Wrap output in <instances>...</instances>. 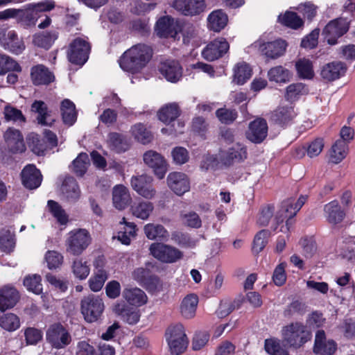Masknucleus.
Returning a JSON list of instances; mask_svg holds the SVG:
<instances>
[{
  "label": "nucleus",
  "mask_w": 355,
  "mask_h": 355,
  "mask_svg": "<svg viewBox=\"0 0 355 355\" xmlns=\"http://www.w3.org/2000/svg\"><path fill=\"white\" fill-rule=\"evenodd\" d=\"M257 44L261 53L270 59H276L282 56L286 49V43L283 40H277L268 42L258 41Z\"/></svg>",
  "instance_id": "nucleus-19"
},
{
  "label": "nucleus",
  "mask_w": 355,
  "mask_h": 355,
  "mask_svg": "<svg viewBox=\"0 0 355 355\" xmlns=\"http://www.w3.org/2000/svg\"><path fill=\"white\" fill-rule=\"evenodd\" d=\"M122 296L128 304L135 307L144 305L148 300L146 293L141 289L137 287L125 288L123 291Z\"/></svg>",
  "instance_id": "nucleus-27"
},
{
  "label": "nucleus",
  "mask_w": 355,
  "mask_h": 355,
  "mask_svg": "<svg viewBox=\"0 0 355 355\" xmlns=\"http://www.w3.org/2000/svg\"><path fill=\"white\" fill-rule=\"evenodd\" d=\"M270 232L266 230L259 231L254 236L252 250L256 253L260 252L266 245Z\"/></svg>",
  "instance_id": "nucleus-60"
},
{
  "label": "nucleus",
  "mask_w": 355,
  "mask_h": 355,
  "mask_svg": "<svg viewBox=\"0 0 355 355\" xmlns=\"http://www.w3.org/2000/svg\"><path fill=\"white\" fill-rule=\"evenodd\" d=\"M166 342L172 355H180L183 353L186 350L189 343L187 336H184V338H180L179 340H174L170 337Z\"/></svg>",
  "instance_id": "nucleus-57"
},
{
  "label": "nucleus",
  "mask_w": 355,
  "mask_h": 355,
  "mask_svg": "<svg viewBox=\"0 0 355 355\" xmlns=\"http://www.w3.org/2000/svg\"><path fill=\"white\" fill-rule=\"evenodd\" d=\"M168 188L176 195L182 196L190 190V180L187 174L174 171L168 173L166 178Z\"/></svg>",
  "instance_id": "nucleus-13"
},
{
  "label": "nucleus",
  "mask_w": 355,
  "mask_h": 355,
  "mask_svg": "<svg viewBox=\"0 0 355 355\" xmlns=\"http://www.w3.org/2000/svg\"><path fill=\"white\" fill-rule=\"evenodd\" d=\"M153 49L144 44L132 46L123 53L119 59L121 68L132 73L139 72L150 62Z\"/></svg>",
  "instance_id": "nucleus-1"
},
{
  "label": "nucleus",
  "mask_w": 355,
  "mask_h": 355,
  "mask_svg": "<svg viewBox=\"0 0 355 355\" xmlns=\"http://www.w3.org/2000/svg\"><path fill=\"white\" fill-rule=\"evenodd\" d=\"M153 178L152 176L142 174L135 175L131 178L130 184L137 194L145 199L151 200L155 196L157 191L153 185Z\"/></svg>",
  "instance_id": "nucleus-8"
},
{
  "label": "nucleus",
  "mask_w": 355,
  "mask_h": 355,
  "mask_svg": "<svg viewBox=\"0 0 355 355\" xmlns=\"http://www.w3.org/2000/svg\"><path fill=\"white\" fill-rule=\"evenodd\" d=\"M4 116L6 121H12L13 122L24 123L25 117L21 112L13 107L7 105L4 108Z\"/></svg>",
  "instance_id": "nucleus-64"
},
{
  "label": "nucleus",
  "mask_w": 355,
  "mask_h": 355,
  "mask_svg": "<svg viewBox=\"0 0 355 355\" xmlns=\"http://www.w3.org/2000/svg\"><path fill=\"white\" fill-rule=\"evenodd\" d=\"M15 246V235L8 229L0 231V249L6 253L12 252Z\"/></svg>",
  "instance_id": "nucleus-45"
},
{
  "label": "nucleus",
  "mask_w": 355,
  "mask_h": 355,
  "mask_svg": "<svg viewBox=\"0 0 355 355\" xmlns=\"http://www.w3.org/2000/svg\"><path fill=\"white\" fill-rule=\"evenodd\" d=\"M324 211L327 220L331 224L340 223L345 216L341 210L338 202L336 200L331 201L324 206Z\"/></svg>",
  "instance_id": "nucleus-39"
},
{
  "label": "nucleus",
  "mask_w": 355,
  "mask_h": 355,
  "mask_svg": "<svg viewBox=\"0 0 355 355\" xmlns=\"http://www.w3.org/2000/svg\"><path fill=\"white\" fill-rule=\"evenodd\" d=\"M144 164L150 168L155 175L159 180L164 178L168 169V164L166 159L157 151L150 150L143 155Z\"/></svg>",
  "instance_id": "nucleus-7"
},
{
  "label": "nucleus",
  "mask_w": 355,
  "mask_h": 355,
  "mask_svg": "<svg viewBox=\"0 0 355 355\" xmlns=\"http://www.w3.org/2000/svg\"><path fill=\"white\" fill-rule=\"evenodd\" d=\"M247 150L245 146L240 143L234 144L228 150H220L219 158L221 164L230 166L234 162H240L247 158Z\"/></svg>",
  "instance_id": "nucleus-16"
},
{
  "label": "nucleus",
  "mask_w": 355,
  "mask_h": 355,
  "mask_svg": "<svg viewBox=\"0 0 355 355\" xmlns=\"http://www.w3.org/2000/svg\"><path fill=\"white\" fill-rule=\"evenodd\" d=\"M198 304V297L195 294L187 295L182 301L180 304V313L182 315L190 319L195 316L197 306Z\"/></svg>",
  "instance_id": "nucleus-38"
},
{
  "label": "nucleus",
  "mask_w": 355,
  "mask_h": 355,
  "mask_svg": "<svg viewBox=\"0 0 355 355\" xmlns=\"http://www.w3.org/2000/svg\"><path fill=\"white\" fill-rule=\"evenodd\" d=\"M180 109L175 103H170L163 105L157 112L158 119L166 125L175 121L180 115Z\"/></svg>",
  "instance_id": "nucleus-32"
},
{
  "label": "nucleus",
  "mask_w": 355,
  "mask_h": 355,
  "mask_svg": "<svg viewBox=\"0 0 355 355\" xmlns=\"http://www.w3.org/2000/svg\"><path fill=\"white\" fill-rule=\"evenodd\" d=\"M279 21L293 29H297L303 25L302 19L293 12L287 11L284 15L279 16Z\"/></svg>",
  "instance_id": "nucleus-54"
},
{
  "label": "nucleus",
  "mask_w": 355,
  "mask_h": 355,
  "mask_svg": "<svg viewBox=\"0 0 355 355\" xmlns=\"http://www.w3.org/2000/svg\"><path fill=\"white\" fill-rule=\"evenodd\" d=\"M41 277L33 274L27 275L24 279V285L28 291L39 295L42 293V284Z\"/></svg>",
  "instance_id": "nucleus-52"
},
{
  "label": "nucleus",
  "mask_w": 355,
  "mask_h": 355,
  "mask_svg": "<svg viewBox=\"0 0 355 355\" xmlns=\"http://www.w3.org/2000/svg\"><path fill=\"white\" fill-rule=\"evenodd\" d=\"M153 210V202L141 199L135 201L130 208V213L133 216L143 220H148Z\"/></svg>",
  "instance_id": "nucleus-30"
},
{
  "label": "nucleus",
  "mask_w": 355,
  "mask_h": 355,
  "mask_svg": "<svg viewBox=\"0 0 355 355\" xmlns=\"http://www.w3.org/2000/svg\"><path fill=\"white\" fill-rule=\"evenodd\" d=\"M267 133L266 121L262 119H257L250 123L246 137L250 141L259 144L264 140Z\"/></svg>",
  "instance_id": "nucleus-22"
},
{
  "label": "nucleus",
  "mask_w": 355,
  "mask_h": 355,
  "mask_svg": "<svg viewBox=\"0 0 355 355\" xmlns=\"http://www.w3.org/2000/svg\"><path fill=\"white\" fill-rule=\"evenodd\" d=\"M347 70L345 63L335 61L327 64L321 71V76L324 80L334 81L344 76Z\"/></svg>",
  "instance_id": "nucleus-28"
},
{
  "label": "nucleus",
  "mask_w": 355,
  "mask_h": 355,
  "mask_svg": "<svg viewBox=\"0 0 355 355\" xmlns=\"http://www.w3.org/2000/svg\"><path fill=\"white\" fill-rule=\"evenodd\" d=\"M103 300L96 295H89L81 300V312L86 321L93 322L102 315L104 310Z\"/></svg>",
  "instance_id": "nucleus-6"
},
{
  "label": "nucleus",
  "mask_w": 355,
  "mask_h": 355,
  "mask_svg": "<svg viewBox=\"0 0 355 355\" xmlns=\"http://www.w3.org/2000/svg\"><path fill=\"white\" fill-rule=\"evenodd\" d=\"M9 71L21 72V66L8 55L0 53V76Z\"/></svg>",
  "instance_id": "nucleus-46"
},
{
  "label": "nucleus",
  "mask_w": 355,
  "mask_h": 355,
  "mask_svg": "<svg viewBox=\"0 0 355 355\" xmlns=\"http://www.w3.org/2000/svg\"><path fill=\"white\" fill-rule=\"evenodd\" d=\"M270 81L282 83L289 81L291 78L290 71L282 66H277L271 68L268 72Z\"/></svg>",
  "instance_id": "nucleus-48"
},
{
  "label": "nucleus",
  "mask_w": 355,
  "mask_h": 355,
  "mask_svg": "<svg viewBox=\"0 0 355 355\" xmlns=\"http://www.w3.org/2000/svg\"><path fill=\"white\" fill-rule=\"evenodd\" d=\"M32 111L37 113V120L42 125L51 126L55 118L46 105L41 101H36L32 105Z\"/></svg>",
  "instance_id": "nucleus-29"
},
{
  "label": "nucleus",
  "mask_w": 355,
  "mask_h": 355,
  "mask_svg": "<svg viewBox=\"0 0 355 355\" xmlns=\"http://www.w3.org/2000/svg\"><path fill=\"white\" fill-rule=\"evenodd\" d=\"M4 139L9 150L14 153H23L26 150L23 136L14 128H8L4 133Z\"/></svg>",
  "instance_id": "nucleus-24"
},
{
  "label": "nucleus",
  "mask_w": 355,
  "mask_h": 355,
  "mask_svg": "<svg viewBox=\"0 0 355 355\" xmlns=\"http://www.w3.org/2000/svg\"><path fill=\"white\" fill-rule=\"evenodd\" d=\"M47 208L53 216L61 225H65L68 222V216L62 207L54 200H49Z\"/></svg>",
  "instance_id": "nucleus-51"
},
{
  "label": "nucleus",
  "mask_w": 355,
  "mask_h": 355,
  "mask_svg": "<svg viewBox=\"0 0 355 355\" xmlns=\"http://www.w3.org/2000/svg\"><path fill=\"white\" fill-rule=\"evenodd\" d=\"M60 110L63 123L68 126L73 125L77 119L74 103L69 99H65L61 103Z\"/></svg>",
  "instance_id": "nucleus-40"
},
{
  "label": "nucleus",
  "mask_w": 355,
  "mask_h": 355,
  "mask_svg": "<svg viewBox=\"0 0 355 355\" xmlns=\"http://www.w3.org/2000/svg\"><path fill=\"white\" fill-rule=\"evenodd\" d=\"M123 305L116 304L114 307V311L122 316L128 323L130 324H136L140 318L139 311L137 309H124Z\"/></svg>",
  "instance_id": "nucleus-44"
},
{
  "label": "nucleus",
  "mask_w": 355,
  "mask_h": 355,
  "mask_svg": "<svg viewBox=\"0 0 355 355\" xmlns=\"http://www.w3.org/2000/svg\"><path fill=\"white\" fill-rule=\"evenodd\" d=\"M58 34L56 32H43L36 34L33 37V43L44 49H49L53 42L57 39Z\"/></svg>",
  "instance_id": "nucleus-49"
},
{
  "label": "nucleus",
  "mask_w": 355,
  "mask_h": 355,
  "mask_svg": "<svg viewBox=\"0 0 355 355\" xmlns=\"http://www.w3.org/2000/svg\"><path fill=\"white\" fill-rule=\"evenodd\" d=\"M131 134L137 141L143 144H148L153 138L151 132L142 123L134 125L131 128Z\"/></svg>",
  "instance_id": "nucleus-47"
},
{
  "label": "nucleus",
  "mask_w": 355,
  "mask_h": 355,
  "mask_svg": "<svg viewBox=\"0 0 355 355\" xmlns=\"http://www.w3.org/2000/svg\"><path fill=\"white\" fill-rule=\"evenodd\" d=\"M107 278L108 273H101V272H97L94 271L93 274L88 280V285L89 288L93 292L100 291L104 286V284Z\"/></svg>",
  "instance_id": "nucleus-58"
},
{
  "label": "nucleus",
  "mask_w": 355,
  "mask_h": 355,
  "mask_svg": "<svg viewBox=\"0 0 355 355\" xmlns=\"http://www.w3.org/2000/svg\"><path fill=\"white\" fill-rule=\"evenodd\" d=\"M46 339L52 346L58 349L64 347L71 340L68 331L60 324H55L49 327L46 332Z\"/></svg>",
  "instance_id": "nucleus-11"
},
{
  "label": "nucleus",
  "mask_w": 355,
  "mask_h": 355,
  "mask_svg": "<svg viewBox=\"0 0 355 355\" xmlns=\"http://www.w3.org/2000/svg\"><path fill=\"white\" fill-rule=\"evenodd\" d=\"M89 165V159L86 153H80L72 162V170L78 176H83Z\"/></svg>",
  "instance_id": "nucleus-53"
},
{
  "label": "nucleus",
  "mask_w": 355,
  "mask_h": 355,
  "mask_svg": "<svg viewBox=\"0 0 355 355\" xmlns=\"http://www.w3.org/2000/svg\"><path fill=\"white\" fill-rule=\"evenodd\" d=\"M348 31L347 22L342 19L331 21L323 29L322 35L327 43L331 45L336 44L337 40Z\"/></svg>",
  "instance_id": "nucleus-14"
},
{
  "label": "nucleus",
  "mask_w": 355,
  "mask_h": 355,
  "mask_svg": "<svg viewBox=\"0 0 355 355\" xmlns=\"http://www.w3.org/2000/svg\"><path fill=\"white\" fill-rule=\"evenodd\" d=\"M337 349V345L333 340H327L323 330L315 334L313 352L318 355H333Z\"/></svg>",
  "instance_id": "nucleus-20"
},
{
  "label": "nucleus",
  "mask_w": 355,
  "mask_h": 355,
  "mask_svg": "<svg viewBox=\"0 0 355 355\" xmlns=\"http://www.w3.org/2000/svg\"><path fill=\"white\" fill-rule=\"evenodd\" d=\"M265 349L270 355H289L287 350L280 345L279 340L275 338L265 340Z\"/></svg>",
  "instance_id": "nucleus-59"
},
{
  "label": "nucleus",
  "mask_w": 355,
  "mask_h": 355,
  "mask_svg": "<svg viewBox=\"0 0 355 355\" xmlns=\"http://www.w3.org/2000/svg\"><path fill=\"white\" fill-rule=\"evenodd\" d=\"M297 113L291 105H280L271 114V119L280 125L289 124L296 116Z\"/></svg>",
  "instance_id": "nucleus-23"
},
{
  "label": "nucleus",
  "mask_w": 355,
  "mask_h": 355,
  "mask_svg": "<svg viewBox=\"0 0 355 355\" xmlns=\"http://www.w3.org/2000/svg\"><path fill=\"white\" fill-rule=\"evenodd\" d=\"M0 44L4 48L15 54H20L25 49L23 40L19 38L15 31H5L0 38Z\"/></svg>",
  "instance_id": "nucleus-18"
},
{
  "label": "nucleus",
  "mask_w": 355,
  "mask_h": 355,
  "mask_svg": "<svg viewBox=\"0 0 355 355\" xmlns=\"http://www.w3.org/2000/svg\"><path fill=\"white\" fill-rule=\"evenodd\" d=\"M228 17L222 10L212 11L207 17V27L214 32H220L227 24Z\"/></svg>",
  "instance_id": "nucleus-35"
},
{
  "label": "nucleus",
  "mask_w": 355,
  "mask_h": 355,
  "mask_svg": "<svg viewBox=\"0 0 355 355\" xmlns=\"http://www.w3.org/2000/svg\"><path fill=\"white\" fill-rule=\"evenodd\" d=\"M156 31L160 37H175L177 31L173 19L168 16L161 17L156 24Z\"/></svg>",
  "instance_id": "nucleus-37"
},
{
  "label": "nucleus",
  "mask_w": 355,
  "mask_h": 355,
  "mask_svg": "<svg viewBox=\"0 0 355 355\" xmlns=\"http://www.w3.org/2000/svg\"><path fill=\"white\" fill-rule=\"evenodd\" d=\"M172 6L186 16L198 15L206 9L205 0H175Z\"/></svg>",
  "instance_id": "nucleus-15"
},
{
  "label": "nucleus",
  "mask_w": 355,
  "mask_h": 355,
  "mask_svg": "<svg viewBox=\"0 0 355 355\" xmlns=\"http://www.w3.org/2000/svg\"><path fill=\"white\" fill-rule=\"evenodd\" d=\"M89 51V44L84 39L76 38L70 44L69 60L72 63L83 65L87 60Z\"/></svg>",
  "instance_id": "nucleus-10"
},
{
  "label": "nucleus",
  "mask_w": 355,
  "mask_h": 355,
  "mask_svg": "<svg viewBox=\"0 0 355 355\" xmlns=\"http://www.w3.org/2000/svg\"><path fill=\"white\" fill-rule=\"evenodd\" d=\"M150 254L162 263H173L183 256V253L177 248L161 242H155L149 247Z\"/></svg>",
  "instance_id": "nucleus-5"
},
{
  "label": "nucleus",
  "mask_w": 355,
  "mask_h": 355,
  "mask_svg": "<svg viewBox=\"0 0 355 355\" xmlns=\"http://www.w3.org/2000/svg\"><path fill=\"white\" fill-rule=\"evenodd\" d=\"M306 200V197L301 196L297 199L291 198L284 201L282 210L275 216L274 229L277 230L279 226V232L288 234L293 225L292 218L300 211Z\"/></svg>",
  "instance_id": "nucleus-2"
},
{
  "label": "nucleus",
  "mask_w": 355,
  "mask_h": 355,
  "mask_svg": "<svg viewBox=\"0 0 355 355\" xmlns=\"http://www.w3.org/2000/svg\"><path fill=\"white\" fill-rule=\"evenodd\" d=\"M295 67L300 78L311 79L314 76L311 62L307 59H301L295 64Z\"/></svg>",
  "instance_id": "nucleus-56"
},
{
  "label": "nucleus",
  "mask_w": 355,
  "mask_h": 355,
  "mask_svg": "<svg viewBox=\"0 0 355 355\" xmlns=\"http://www.w3.org/2000/svg\"><path fill=\"white\" fill-rule=\"evenodd\" d=\"M173 162L178 165H182L187 163L189 159L188 150L181 146L174 148L171 151Z\"/></svg>",
  "instance_id": "nucleus-63"
},
{
  "label": "nucleus",
  "mask_w": 355,
  "mask_h": 355,
  "mask_svg": "<svg viewBox=\"0 0 355 355\" xmlns=\"http://www.w3.org/2000/svg\"><path fill=\"white\" fill-rule=\"evenodd\" d=\"M229 43L220 37L210 42L202 50V56L207 61H214L223 57L229 50Z\"/></svg>",
  "instance_id": "nucleus-12"
},
{
  "label": "nucleus",
  "mask_w": 355,
  "mask_h": 355,
  "mask_svg": "<svg viewBox=\"0 0 355 355\" xmlns=\"http://www.w3.org/2000/svg\"><path fill=\"white\" fill-rule=\"evenodd\" d=\"M0 326L6 331H14L20 326L19 318L13 313L1 314Z\"/></svg>",
  "instance_id": "nucleus-50"
},
{
  "label": "nucleus",
  "mask_w": 355,
  "mask_h": 355,
  "mask_svg": "<svg viewBox=\"0 0 355 355\" xmlns=\"http://www.w3.org/2000/svg\"><path fill=\"white\" fill-rule=\"evenodd\" d=\"M132 277L140 285L146 287H153L159 283L158 277L144 268H137L132 273Z\"/></svg>",
  "instance_id": "nucleus-33"
},
{
  "label": "nucleus",
  "mask_w": 355,
  "mask_h": 355,
  "mask_svg": "<svg viewBox=\"0 0 355 355\" xmlns=\"http://www.w3.org/2000/svg\"><path fill=\"white\" fill-rule=\"evenodd\" d=\"M92 236L86 229H74L66 236L67 252L71 255H80L92 243Z\"/></svg>",
  "instance_id": "nucleus-4"
},
{
  "label": "nucleus",
  "mask_w": 355,
  "mask_h": 355,
  "mask_svg": "<svg viewBox=\"0 0 355 355\" xmlns=\"http://www.w3.org/2000/svg\"><path fill=\"white\" fill-rule=\"evenodd\" d=\"M21 177L23 185L28 189H37L42 180L40 171L33 164H28L24 168Z\"/></svg>",
  "instance_id": "nucleus-21"
},
{
  "label": "nucleus",
  "mask_w": 355,
  "mask_h": 355,
  "mask_svg": "<svg viewBox=\"0 0 355 355\" xmlns=\"http://www.w3.org/2000/svg\"><path fill=\"white\" fill-rule=\"evenodd\" d=\"M347 152V144L343 141H336L329 151L330 162L334 164L340 163L346 157Z\"/></svg>",
  "instance_id": "nucleus-43"
},
{
  "label": "nucleus",
  "mask_w": 355,
  "mask_h": 355,
  "mask_svg": "<svg viewBox=\"0 0 355 355\" xmlns=\"http://www.w3.org/2000/svg\"><path fill=\"white\" fill-rule=\"evenodd\" d=\"M31 78L35 85H47L53 82L54 75L47 67L42 64H37L31 68Z\"/></svg>",
  "instance_id": "nucleus-25"
},
{
  "label": "nucleus",
  "mask_w": 355,
  "mask_h": 355,
  "mask_svg": "<svg viewBox=\"0 0 355 355\" xmlns=\"http://www.w3.org/2000/svg\"><path fill=\"white\" fill-rule=\"evenodd\" d=\"M283 341L291 347L298 349L312 338L311 331L302 322H292L282 331Z\"/></svg>",
  "instance_id": "nucleus-3"
},
{
  "label": "nucleus",
  "mask_w": 355,
  "mask_h": 355,
  "mask_svg": "<svg viewBox=\"0 0 355 355\" xmlns=\"http://www.w3.org/2000/svg\"><path fill=\"white\" fill-rule=\"evenodd\" d=\"M144 232L149 240L167 241L169 239V232L160 224L147 223L144 227Z\"/></svg>",
  "instance_id": "nucleus-34"
},
{
  "label": "nucleus",
  "mask_w": 355,
  "mask_h": 355,
  "mask_svg": "<svg viewBox=\"0 0 355 355\" xmlns=\"http://www.w3.org/2000/svg\"><path fill=\"white\" fill-rule=\"evenodd\" d=\"M216 115L222 123L230 124L237 118V112L235 110L223 107L216 110Z\"/></svg>",
  "instance_id": "nucleus-61"
},
{
  "label": "nucleus",
  "mask_w": 355,
  "mask_h": 355,
  "mask_svg": "<svg viewBox=\"0 0 355 355\" xmlns=\"http://www.w3.org/2000/svg\"><path fill=\"white\" fill-rule=\"evenodd\" d=\"M19 300V293L12 286H5L0 288V310L12 308Z\"/></svg>",
  "instance_id": "nucleus-31"
},
{
  "label": "nucleus",
  "mask_w": 355,
  "mask_h": 355,
  "mask_svg": "<svg viewBox=\"0 0 355 355\" xmlns=\"http://www.w3.org/2000/svg\"><path fill=\"white\" fill-rule=\"evenodd\" d=\"M158 69L166 80L171 83L178 82L182 76V68L175 60L166 59L161 61Z\"/></svg>",
  "instance_id": "nucleus-17"
},
{
  "label": "nucleus",
  "mask_w": 355,
  "mask_h": 355,
  "mask_svg": "<svg viewBox=\"0 0 355 355\" xmlns=\"http://www.w3.org/2000/svg\"><path fill=\"white\" fill-rule=\"evenodd\" d=\"M34 12L28 8V4L25 10L8 8L0 12V20L16 18L17 22L21 23L24 27H28L34 26L37 21Z\"/></svg>",
  "instance_id": "nucleus-9"
},
{
  "label": "nucleus",
  "mask_w": 355,
  "mask_h": 355,
  "mask_svg": "<svg viewBox=\"0 0 355 355\" xmlns=\"http://www.w3.org/2000/svg\"><path fill=\"white\" fill-rule=\"evenodd\" d=\"M62 193L63 196L70 202L78 200L80 196V190L73 178H67L62 185Z\"/></svg>",
  "instance_id": "nucleus-36"
},
{
  "label": "nucleus",
  "mask_w": 355,
  "mask_h": 355,
  "mask_svg": "<svg viewBox=\"0 0 355 355\" xmlns=\"http://www.w3.org/2000/svg\"><path fill=\"white\" fill-rule=\"evenodd\" d=\"M131 201V196L125 187L118 184L113 188L112 203L116 209H125L130 204Z\"/></svg>",
  "instance_id": "nucleus-26"
},
{
  "label": "nucleus",
  "mask_w": 355,
  "mask_h": 355,
  "mask_svg": "<svg viewBox=\"0 0 355 355\" xmlns=\"http://www.w3.org/2000/svg\"><path fill=\"white\" fill-rule=\"evenodd\" d=\"M109 146L117 153L125 151L128 148L126 140L118 133H110L108 139Z\"/></svg>",
  "instance_id": "nucleus-55"
},
{
  "label": "nucleus",
  "mask_w": 355,
  "mask_h": 355,
  "mask_svg": "<svg viewBox=\"0 0 355 355\" xmlns=\"http://www.w3.org/2000/svg\"><path fill=\"white\" fill-rule=\"evenodd\" d=\"M252 75V69L245 62H239L234 68L233 83L243 85Z\"/></svg>",
  "instance_id": "nucleus-41"
},
{
  "label": "nucleus",
  "mask_w": 355,
  "mask_h": 355,
  "mask_svg": "<svg viewBox=\"0 0 355 355\" xmlns=\"http://www.w3.org/2000/svg\"><path fill=\"white\" fill-rule=\"evenodd\" d=\"M72 272L74 277L80 280L85 279L90 273L89 262L84 258H76L71 266Z\"/></svg>",
  "instance_id": "nucleus-42"
},
{
  "label": "nucleus",
  "mask_w": 355,
  "mask_h": 355,
  "mask_svg": "<svg viewBox=\"0 0 355 355\" xmlns=\"http://www.w3.org/2000/svg\"><path fill=\"white\" fill-rule=\"evenodd\" d=\"M45 260L49 269L59 268L63 262L62 255L57 251L49 250L45 254Z\"/></svg>",
  "instance_id": "nucleus-62"
}]
</instances>
